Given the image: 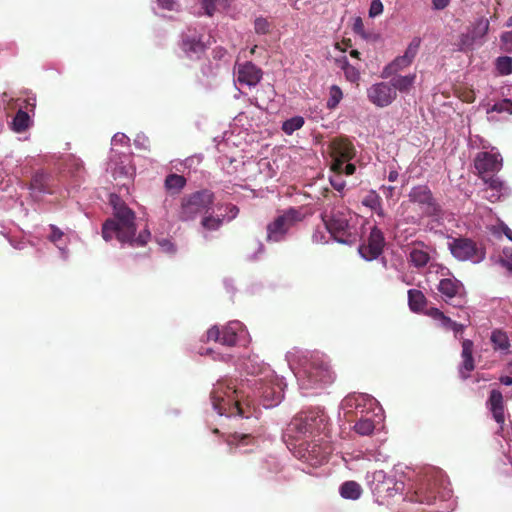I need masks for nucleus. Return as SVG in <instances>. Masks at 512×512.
<instances>
[{
  "label": "nucleus",
  "instance_id": "f704fd0d",
  "mask_svg": "<svg viewBox=\"0 0 512 512\" xmlns=\"http://www.w3.org/2000/svg\"><path fill=\"white\" fill-rule=\"evenodd\" d=\"M374 428V422L368 418H360L354 425L355 432L362 436L370 435Z\"/></svg>",
  "mask_w": 512,
  "mask_h": 512
},
{
  "label": "nucleus",
  "instance_id": "473e14b6",
  "mask_svg": "<svg viewBox=\"0 0 512 512\" xmlns=\"http://www.w3.org/2000/svg\"><path fill=\"white\" fill-rule=\"evenodd\" d=\"M304 123L302 116H295L283 122L282 130L285 134L292 135L296 130L301 129Z\"/></svg>",
  "mask_w": 512,
  "mask_h": 512
},
{
  "label": "nucleus",
  "instance_id": "e2e57ef3",
  "mask_svg": "<svg viewBox=\"0 0 512 512\" xmlns=\"http://www.w3.org/2000/svg\"><path fill=\"white\" fill-rule=\"evenodd\" d=\"M62 236H63L62 231H60L55 226H52V234L50 236L51 241L57 242L62 238Z\"/></svg>",
  "mask_w": 512,
  "mask_h": 512
},
{
  "label": "nucleus",
  "instance_id": "bb28decb",
  "mask_svg": "<svg viewBox=\"0 0 512 512\" xmlns=\"http://www.w3.org/2000/svg\"><path fill=\"white\" fill-rule=\"evenodd\" d=\"M362 488L356 481H345L339 488V493L344 499L357 500L362 495Z\"/></svg>",
  "mask_w": 512,
  "mask_h": 512
},
{
  "label": "nucleus",
  "instance_id": "6ab92c4d",
  "mask_svg": "<svg viewBox=\"0 0 512 512\" xmlns=\"http://www.w3.org/2000/svg\"><path fill=\"white\" fill-rule=\"evenodd\" d=\"M487 406L491 411L494 420L500 425V429L502 430L505 423V404L503 395L499 390H491L487 400Z\"/></svg>",
  "mask_w": 512,
  "mask_h": 512
},
{
  "label": "nucleus",
  "instance_id": "20e7f679",
  "mask_svg": "<svg viewBox=\"0 0 512 512\" xmlns=\"http://www.w3.org/2000/svg\"><path fill=\"white\" fill-rule=\"evenodd\" d=\"M211 401L219 415H239L245 418L250 416L241 404L240 391L232 382L218 381L211 391Z\"/></svg>",
  "mask_w": 512,
  "mask_h": 512
},
{
  "label": "nucleus",
  "instance_id": "1a4fd4ad",
  "mask_svg": "<svg viewBox=\"0 0 512 512\" xmlns=\"http://www.w3.org/2000/svg\"><path fill=\"white\" fill-rule=\"evenodd\" d=\"M327 416L323 411H307L297 414L289 424V431L297 436L314 435L326 428Z\"/></svg>",
  "mask_w": 512,
  "mask_h": 512
},
{
  "label": "nucleus",
  "instance_id": "4d7b16f0",
  "mask_svg": "<svg viewBox=\"0 0 512 512\" xmlns=\"http://www.w3.org/2000/svg\"><path fill=\"white\" fill-rule=\"evenodd\" d=\"M450 3V0H432L433 8L436 10L445 9Z\"/></svg>",
  "mask_w": 512,
  "mask_h": 512
},
{
  "label": "nucleus",
  "instance_id": "7c9ffc66",
  "mask_svg": "<svg viewBox=\"0 0 512 512\" xmlns=\"http://www.w3.org/2000/svg\"><path fill=\"white\" fill-rule=\"evenodd\" d=\"M336 63L344 71L345 78L349 82L355 83L360 79V73L358 69L352 66L345 56L340 59H337Z\"/></svg>",
  "mask_w": 512,
  "mask_h": 512
},
{
  "label": "nucleus",
  "instance_id": "5fc2aeb1",
  "mask_svg": "<svg viewBox=\"0 0 512 512\" xmlns=\"http://www.w3.org/2000/svg\"><path fill=\"white\" fill-rule=\"evenodd\" d=\"M158 5L166 10H174L176 1L175 0H157Z\"/></svg>",
  "mask_w": 512,
  "mask_h": 512
},
{
  "label": "nucleus",
  "instance_id": "864d4df0",
  "mask_svg": "<svg viewBox=\"0 0 512 512\" xmlns=\"http://www.w3.org/2000/svg\"><path fill=\"white\" fill-rule=\"evenodd\" d=\"M360 400H364V397L363 396H349L345 399V403L347 406H355V408H358L359 407V401Z\"/></svg>",
  "mask_w": 512,
  "mask_h": 512
},
{
  "label": "nucleus",
  "instance_id": "423d86ee",
  "mask_svg": "<svg viewBox=\"0 0 512 512\" xmlns=\"http://www.w3.org/2000/svg\"><path fill=\"white\" fill-rule=\"evenodd\" d=\"M304 218L305 213L302 208L290 207L284 210L273 221L268 223L266 227V240L274 243L284 241L289 230L303 221Z\"/></svg>",
  "mask_w": 512,
  "mask_h": 512
},
{
  "label": "nucleus",
  "instance_id": "f3484780",
  "mask_svg": "<svg viewBox=\"0 0 512 512\" xmlns=\"http://www.w3.org/2000/svg\"><path fill=\"white\" fill-rule=\"evenodd\" d=\"M475 169L480 178L497 173L502 168V158L498 153L479 152L474 160Z\"/></svg>",
  "mask_w": 512,
  "mask_h": 512
},
{
  "label": "nucleus",
  "instance_id": "aec40b11",
  "mask_svg": "<svg viewBox=\"0 0 512 512\" xmlns=\"http://www.w3.org/2000/svg\"><path fill=\"white\" fill-rule=\"evenodd\" d=\"M430 253L424 242H413L409 247L408 262L415 268H423L430 261Z\"/></svg>",
  "mask_w": 512,
  "mask_h": 512
},
{
  "label": "nucleus",
  "instance_id": "49530a36",
  "mask_svg": "<svg viewBox=\"0 0 512 512\" xmlns=\"http://www.w3.org/2000/svg\"><path fill=\"white\" fill-rule=\"evenodd\" d=\"M492 111L498 113L507 112L512 114V101L510 99H503L502 101L497 102L492 106Z\"/></svg>",
  "mask_w": 512,
  "mask_h": 512
},
{
  "label": "nucleus",
  "instance_id": "4468645a",
  "mask_svg": "<svg viewBox=\"0 0 512 512\" xmlns=\"http://www.w3.org/2000/svg\"><path fill=\"white\" fill-rule=\"evenodd\" d=\"M330 147L333 158L331 168L334 172H341L343 165L355 156V148L347 139H334Z\"/></svg>",
  "mask_w": 512,
  "mask_h": 512
},
{
  "label": "nucleus",
  "instance_id": "3c124183",
  "mask_svg": "<svg viewBox=\"0 0 512 512\" xmlns=\"http://www.w3.org/2000/svg\"><path fill=\"white\" fill-rule=\"evenodd\" d=\"M504 256H505L504 265L506 266V268L508 270L512 271V248H510V249L506 248L504 250Z\"/></svg>",
  "mask_w": 512,
  "mask_h": 512
},
{
  "label": "nucleus",
  "instance_id": "6e6d98bb",
  "mask_svg": "<svg viewBox=\"0 0 512 512\" xmlns=\"http://www.w3.org/2000/svg\"><path fill=\"white\" fill-rule=\"evenodd\" d=\"M226 210L228 213V220H232V219L236 218V216L239 213V208L233 204L227 205Z\"/></svg>",
  "mask_w": 512,
  "mask_h": 512
},
{
  "label": "nucleus",
  "instance_id": "58836bf2",
  "mask_svg": "<svg viewBox=\"0 0 512 512\" xmlns=\"http://www.w3.org/2000/svg\"><path fill=\"white\" fill-rule=\"evenodd\" d=\"M362 204L371 210L380 209L382 204L381 197L373 190H371L362 200Z\"/></svg>",
  "mask_w": 512,
  "mask_h": 512
},
{
  "label": "nucleus",
  "instance_id": "0e129e2a",
  "mask_svg": "<svg viewBox=\"0 0 512 512\" xmlns=\"http://www.w3.org/2000/svg\"><path fill=\"white\" fill-rule=\"evenodd\" d=\"M464 328H465L464 324H460V323H457L454 321L449 330H452L455 333V336H457L458 333L463 332Z\"/></svg>",
  "mask_w": 512,
  "mask_h": 512
},
{
  "label": "nucleus",
  "instance_id": "6e6552de",
  "mask_svg": "<svg viewBox=\"0 0 512 512\" xmlns=\"http://www.w3.org/2000/svg\"><path fill=\"white\" fill-rule=\"evenodd\" d=\"M448 249L454 258L461 262L478 264L486 257L485 247L468 237H452L448 242Z\"/></svg>",
  "mask_w": 512,
  "mask_h": 512
},
{
  "label": "nucleus",
  "instance_id": "e433bc0d",
  "mask_svg": "<svg viewBox=\"0 0 512 512\" xmlns=\"http://www.w3.org/2000/svg\"><path fill=\"white\" fill-rule=\"evenodd\" d=\"M29 126V115L19 110L14 119H13V127L16 132H23L25 131Z\"/></svg>",
  "mask_w": 512,
  "mask_h": 512
},
{
  "label": "nucleus",
  "instance_id": "b1692460",
  "mask_svg": "<svg viewBox=\"0 0 512 512\" xmlns=\"http://www.w3.org/2000/svg\"><path fill=\"white\" fill-rule=\"evenodd\" d=\"M258 395L263 399V405L265 407H273L279 404L283 397L279 386L266 383L261 384L258 388Z\"/></svg>",
  "mask_w": 512,
  "mask_h": 512
},
{
  "label": "nucleus",
  "instance_id": "ddd939ff",
  "mask_svg": "<svg viewBox=\"0 0 512 512\" xmlns=\"http://www.w3.org/2000/svg\"><path fill=\"white\" fill-rule=\"evenodd\" d=\"M242 331V324L239 321H232L219 327L212 326L206 332V341L218 342L224 346H235L238 340V334Z\"/></svg>",
  "mask_w": 512,
  "mask_h": 512
},
{
  "label": "nucleus",
  "instance_id": "9d476101",
  "mask_svg": "<svg viewBox=\"0 0 512 512\" xmlns=\"http://www.w3.org/2000/svg\"><path fill=\"white\" fill-rule=\"evenodd\" d=\"M332 453L331 445L320 440L303 441L299 444L296 455L311 466H318L324 463Z\"/></svg>",
  "mask_w": 512,
  "mask_h": 512
},
{
  "label": "nucleus",
  "instance_id": "680f3d73",
  "mask_svg": "<svg viewBox=\"0 0 512 512\" xmlns=\"http://www.w3.org/2000/svg\"><path fill=\"white\" fill-rule=\"evenodd\" d=\"M251 436L249 434H239V433H235L232 435V440L231 442H238V443H243L244 440H248L250 439Z\"/></svg>",
  "mask_w": 512,
  "mask_h": 512
},
{
  "label": "nucleus",
  "instance_id": "c85d7f7f",
  "mask_svg": "<svg viewBox=\"0 0 512 512\" xmlns=\"http://www.w3.org/2000/svg\"><path fill=\"white\" fill-rule=\"evenodd\" d=\"M425 295L417 289H410L408 291V304L413 312H420L426 306Z\"/></svg>",
  "mask_w": 512,
  "mask_h": 512
},
{
  "label": "nucleus",
  "instance_id": "0eeeda50",
  "mask_svg": "<svg viewBox=\"0 0 512 512\" xmlns=\"http://www.w3.org/2000/svg\"><path fill=\"white\" fill-rule=\"evenodd\" d=\"M322 221L326 230L339 243L350 244L352 233L350 231L349 220L345 209L332 208L330 211L326 208L321 214Z\"/></svg>",
  "mask_w": 512,
  "mask_h": 512
},
{
  "label": "nucleus",
  "instance_id": "4c0bfd02",
  "mask_svg": "<svg viewBox=\"0 0 512 512\" xmlns=\"http://www.w3.org/2000/svg\"><path fill=\"white\" fill-rule=\"evenodd\" d=\"M223 224V218L214 217L213 215H205L201 220V225L204 229L215 231L218 230Z\"/></svg>",
  "mask_w": 512,
  "mask_h": 512
},
{
  "label": "nucleus",
  "instance_id": "4be33fe9",
  "mask_svg": "<svg viewBox=\"0 0 512 512\" xmlns=\"http://www.w3.org/2000/svg\"><path fill=\"white\" fill-rule=\"evenodd\" d=\"M484 184L487 186L485 192L487 193L484 197L492 203L497 202L506 192V187L503 181L499 177L494 175L486 176L481 178Z\"/></svg>",
  "mask_w": 512,
  "mask_h": 512
},
{
  "label": "nucleus",
  "instance_id": "393cba45",
  "mask_svg": "<svg viewBox=\"0 0 512 512\" xmlns=\"http://www.w3.org/2000/svg\"><path fill=\"white\" fill-rule=\"evenodd\" d=\"M393 484L392 479H386L383 471H376L373 473V480H369L370 489L379 495L384 494V492H388L392 488Z\"/></svg>",
  "mask_w": 512,
  "mask_h": 512
},
{
  "label": "nucleus",
  "instance_id": "09e8293b",
  "mask_svg": "<svg viewBox=\"0 0 512 512\" xmlns=\"http://www.w3.org/2000/svg\"><path fill=\"white\" fill-rule=\"evenodd\" d=\"M383 12V4L380 0H373L369 9V16L376 17Z\"/></svg>",
  "mask_w": 512,
  "mask_h": 512
},
{
  "label": "nucleus",
  "instance_id": "f257e3e1",
  "mask_svg": "<svg viewBox=\"0 0 512 512\" xmlns=\"http://www.w3.org/2000/svg\"><path fill=\"white\" fill-rule=\"evenodd\" d=\"M335 378L336 374L328 359L323 355L311 354L302 363L298 382L303 390L322 389L332 384Z\"/></svg>",
  "mask_w": 512,
  "mask_h": 512
},
{
  "label": "nucleus",
  "instance_id": "79ce46f5",
  "mask_svg": "<svg viewBox=\"0 0 512 512\" xmlns=\"http://www.w3.org/2000/svg\"><path fill=\"white\" fill-rule=\"evenodd\" d=\"M489 30V21L488 19L482 17L476 23L471 32L472 35L475 36V39L483 37L487 34Z\"/></svg>",
  "mask_w": 512,
  "mask_h": 512
},
{
  "label": "nucleus",
  "instance_id": "c756f323",
  "mask_svg": "<svg viewBox=\"0 0 512 512\" xmlns=\"http://www.w3.org/2000/svg\"><path fill=\"white\" fill-rule=\"evenodd\" d=\"M411 64L404 56H399L395 58L391 63H389L387 66L384 67L382 71V77L388 78L394 74H396L398 71L408 67Z\"/></svg>",
  "mask_w": 512,
  "mask_h": 512
},
{
  "label": "nucleus",
  "instance_id": "de8ad7c7",
  "mask_svg": "<svg viewBox=\"0 0 512 512\" xmlns=\"http://www.w3.org/2000/svg\"><path fill=\"white\" fill-rule=\"evenodd\" d=\"M332 187L338 192H342L346 186L345 180L342 178V174L336 173V175L330 178Z\"/></svg>",
  "mask_w": 512,
  "mask_h": 512
},
{
  "label": "nucleus",
  "instance_id": "2f4dec72",
  "mask_svg": "<svg viewBox=\"0 0 512 512\" xmlns=\"http://www.w3.org/2000/svg\"><path fill=\"white\" fill-rule=\"evenodd\" d=\"M183 51L190 56V54H198L204 50V45L200 40L195 38H184L182 41Z\"/></svg>",
  "mask_w": 512,
  "mask_h": 512
},
{
  "label": "nucleus",
  "instance_id": "dca6fc26",
  "mask_svg": "<svg viewBox=\"0 0 512 512\" xmlns=\"http://www.w3.org/2000/svg\"><path fill=\"white\" fill-rule=\"evenodd\" d=\"M397 93L390 82H379L367 89L368 100L377 107H387L396 99Z\"/></svg>",
  "mask_w": 512,
  "mask_h": 512
},
{
  "label": "nucleus",
  "instance_id": "7ed1b4c3",
  "mask_svg": "<svg viewBox=\"0 0 512 512\" xmlns=\"http://www.w3.org/2000/svg\"><path fill=\"white\" fill-rule=\"evenodd\" d=\"M452 490L449 482L440 470H428L420 479L411 500L431 505L436 499L447 500Z\"/></svg>",
  "mask_w": 512,
  "mask_h": 512
},
{
  "label": "nucleus",
  "instance_id": "052dcab7",
  "mask_svg": "<svg viewBox=\"0 0 512 512\" xmlns=\"http://www.w3.org/2000/svg\"><path fill=\"white\" fill-rule=\"evenodd\" d=\"M312 241L316 244L322 243L325 241V234L321 230H316L312 235Z\"/></svg>",
  "mask_w": 512,
  "mask_h": 512
},
{
  "label": "nucleus",
  "instance_id": "13d9d810",
  "mask_svg": "<svg viewBox=\"0 0 512 512\" xmlns=\"http://www.w3.org/2000/svg\"><path fill=\"white\" fill-rule=\"evenodd\" d=\"M438 322L442 328L449 330L454 321L444 314Z\"/></svg>",
  "mask_w": 512,
  "mask_h": 512
},
{
  "label": "nucleus",
  "instance_id": "37998d69",
  "mask_svg": "<svg viewBox=\"0 0 512 512\" xmlns=\"http://www.w3.org/2000/svg\"><path fill=\"white\" fill-rule=\"evenodd\" d=\"M420 42V38H414L408 45L405 53L403 54L404 58H406L411 63L413 62L414 58L417 55L418 49L420 47Z\"/></svg>",
  "mask_w": 512,
  "mask_h": 512
},
{
  "label": "nucleus",
  "instance_id": "bf43d9fd",
  "mask_svg": "<svg viewBox=\"0 0 512 512\" xmlns=\"http://www.w3.org/2000/svg\"><path fill=\"white\" fill-rule=\"evenodd\" d=\"M355 170H356V167H355V165H354V164H352V163H347V162H346V163L343 165V169H342V171H341V172H337V173H338V174H343V173H345L346 175H352V174H354Z\"/></svg>",
  "mask_w": 512,
  "mask_h": 512
},
{
  "label": "nucleus",
  "instance_id": "5701e85b",
  "mask_svg": "<svg viewBox=\"0 0 512 512\" xmlns=\"http://www.w3.org/2000/svg\"><path fill=\"white\" fill-rule=\"evenodd\" d=\"M463 358L462 365L459 369V373L462 379H467L469 373L474 370V359H473V342L469 339L462 341V353Z\"/></svg>",
  "mask_w": 512,
  "mask_h": 512
},
{
  "label": "nucleus",
  "instance_id": "39448f33",
  "mask_svg": "<svg viewBox=\"0 0 512 512\" xmlns=\"http://www.w3.org/2000/svg\"><path fill=\"white\" fill-rule=\"evenodd\" d=\"M214 193L208 189H202L184 195L180 199L176 210L179 221L188 222L195 220L200 214H207L214 203Z\"/></svg>",
  "mask_w": 512,
  "mask_h": 512
},
{
  "label": "nucleus",
  "instance_id": "9b49d317",
  "mask_svg": "<svg viewBox=\"0 0 512 512\" xmlns=\"http://www.w3.org/2000/svg\"><path fill=\"white\" fill-rule=\"evenodd\" d=\"M410 202L418 205L425 216H437L441 207L434 198L431 189L427 185H417L411 188L408 194Z\"/></svg>",
  "mask_w": 512,
  "mask_h": 512
},
{
  "label": "nucleus",
  "instance_id": "8fccbe9b",
  "mask_svg": "<svg viewBox=\"0 0 512 512\" xmlns=\"http://www.w3.org/2000/svg\"><path fill=\"white\" fill-rule=\"evenodd\" d=\"M215 2L216 0H202V7L208 16H212L214 14L216 10Z\"/></svg>",
  "mask_w": 512,
  "mask_h": 512
},
{
  "label": "nucleus",
  "instance_id": "c03bdc74",
  "mask_svg": "<svg viewBox=\"0 0 512 512\" xmlns=\"http://www.w3.org/2000/svg\"><path fill=\"white\" fill-rule=\"evenodd\" d=\"M270 27V22L264 17H258L254 21V29L257 34H268Z\"/></svg>",
  "mask_w": 512,
  "mask_h": 512
},
{
  "label": "nucleus",
  "instance_id": "a18cd8bd",
  "mask_svg": "<svg viewBox=\"0 0 512 512\" xmlns=\"http://www.w3.org/2000/svg\"><path fill=\"white\" fill-rule=\"evenodd\" d=\"M475 40V36L471 33L461 34L458 44L459 50L466 51L470 49L473 46Z\"/></svg>",
  "mask_w": 512,
  "mask_h": 512
},
{
  "label": "nucleus",
  "instance_id": "338daca9",
  "mask_svg": "<svg viewBox=\"0 0 512 512\" xmlns=\"http://www.w3.org/2000/svg\"><path fill=\"white\" fill-rule=\"evenodd\" d=\"M381 190L383 191V193L386 196V198H391L393 196V194H394L395 187L394 186H385V185H383L381 187Z\"/></svg>",
  "mask_w": 512,
  "mask_h": 512
},
{
  "label": "nucleus",
  "instance_id": "cd10ccee",
  "mask_svg": "<svg viewBox=\"0 0 512 512\" xmlns=\"http://www.w3.org/2000/svg\"><path fill=\"white\" fill-rule=\"evenodd\" d=\"M186 185V178L179 174H169L164 181L165 189L171 194H179Z\"/></svg>",
  "mask_w": 512,
  "mask_h": 512
},
{
  "label": "nucleus",
  "instance_id": "f03ea898",
  "mask_svg": "<svg viewBox=\"0 0 512 512\" xmlns=\"http://www.w3.org/2000/svg\"><path fill=\"white\" fill-rule=\"evenodd\" d=\"M114 217L107 219L102 226V236L106 241L116 237L125 243L136 234L135 213L125 203H115Z\"/></svg>",
  "mask_w": 512,
  "mask_h": 512
},
{
  "label": "nucleus",
  "instance_id": "c9c22d12",
  "mask_svg": "<svg viewBox=\"0 0 512 512\" xmlns=\"http://www.w3.org/2000/svg\"><path fill=\"white\" fill-rule=\"evenodd\" d=\"M343 98V92L337 85H332L329 90V98L326 106L328 109H335Z\"/></svg>",
  "mask_w": 512,
  "mask_h": 512
},
{
  "label": "nucleus",
  "instance_id": "69168bd1",
  "mask_svg": "<svg viewBox=\"0 0 512 512\" xmlns=\"http://www.w3.org/2000/svg\"><path fill=\"white\" fill-rule=\"evenodd\" d=\"M461 99L464 101V102H467V103H472L474 100H475V94L472 90L470 91H467L465 92L462 96H461Z\"/></svg>",
  "mask_w": 512,
  "mask_h": 512
},
{
  "label": "nucleus",
  "instance_id": "412c9836",
  "mask_svg": "<svg viewBox=\"0 0 512 512\" xmlns=\"http://www.w3.org/2000/svg\"><path fill=\"white\" fill-rule=\"evenodd\" d=\"M53 177L43 171H37L31 179L29 189L32 193L53 194L54 193Z\"/></svg>",
  "mask_w": 512,
  "mask_h": 512
},
{
  "label": "nucleus",
  "instance_id": "72a5a7b5",
  "mask_svg": "<svg viewBox=\"0 0 512 512\" xmlns=\"http://www.w3.org/2000/svg\"><path fill=\"white\" fill-rule=\"evenodd\" d=\"M491 341L495 349L504 351L510 347L508 336L501 330H495L492 332Z\"/></svg>",
  "mask_w": 512,
  "mask_h": 512
},
{
  "label": "nucleus",
  "instance_id": "a19ab883",
  "mask_svg": "<svg viewBox=\"0 0 512 512\" xmlns=\"http://www.w3.org/2000/svg\"><path fill=\"white\" fill-rule=\"evenodd\" d=\"M151 237L150 231L145 229L139 233L137 237L132 236L131 239L127 240L125 243L133 247H142L145 246Z\"/></svg>",
  "mask_w": 512,
  "mask_h": 512
},
{
  "label": "nucleus",
  "instance_id": "f8f14e48",
  "mask_svg": "<svg viewBox=\"0 0 512 512\" xmlns=\"http://www.w3.org/2000/svg\"><path fill=\"white\" fill-rule=\"evenodd\" d=\"M438 291L443 300L455 307H463L466 304V290L461 281L456 278L441 279Z\"/></svg>",
  "mask_w": 512,
  "mask_h": 512
},
{
  "label": "nucleus",
  "instance_id": "a878e982",
  "mask_svg": "<svg viewBox=\"0 0 512 512\" xmlns=\"http://www.w3.org/2000/svg\"><path fill=\"white\" fill-rule=\"evenodd\" d=\"M415 80L416 74H409L405 76L398 75L391 79L390 84L396 93L397 91L401 93H408L412 88Z\"/></svg>",
  "mask_w": 512,
  "mask_h": 512
},
{
  "label": "nucleus",
  "instance_id": "a211bd4d",
  "mask_svg": "<svg viewBox=\"0 0 512 512\" xmlns=\"http://www.w3.org/2000/svg\"><path fill=\"white\" fill-rule=\"evenodd\" d=\"M262 75V70L250 61L238 65L237 81L240 84L255 86L262 79Z\"/></svg>",
  "mask_w": 512,
  "mask_h": 512
},
{
  "label": "nucleus",
  "instance_id": "2eb2a0df",
  "mask_svg": "<svg viewBox=\"0 0 512 512\" xmlns=\"http://www.w3.org/2000/svg\"><path fill=\"white\" fill-rule=\"evenodd\" d=\"M385 238L383 232L374 226L368 236L367 242L359 246L360 255L367 261L377 259L383 252Z\"/></svg>",
  "mask_w": 512,
  "mask_h": 512
},
{
  "label": "nucleus",
  "instance_id": "774afa93",
  "mask_svg": "<svg viewBox=\"0 0 512 512\" xmlns=\"http://www.w3.org/2000/svg\"><path fill=\"white\" fill-rule=\"evenodd\" d=\"M500 226H501V229H502V232L504 233V235L510 241H512V230L507 225H505L504 223H502Z\"/></svg>",
  "mask_w": 512,
  "mask_h": 512
},
{
  "label": "nucleus",
  "instance_id": "ea45409f",
  "mask_svg": "<svg viewBox=\"0 0 512 512\" xmlns=\"http://www.w3.org/2000/svg\"><path fill=\"white\" fill-rule=\"evenodd\" d=\"M496 67L501 75H509L512 73V57L502 56L496 61Z\"/></svg>",
  "mask_w": 512,
  "mask_h": 512
},
{
  "label": "nucleus",
  "instance_id": "603ef678",
  "mask_svg": "<svg viewBox=\"0 0 512 512\" xmlns=\"http://www.w3.org/2000/svg\"><path fill=\"white\" fill-rule=\"evenodd\" d=\"M427 315H429L432 319H434L435 321H440V319L442 318V316L444 315V313L439 310L438 308H435V307H431L428 311H427Z\"/></svg>",
  "mask_w": 512,
  "mask_h": 512
}]
</instances>
